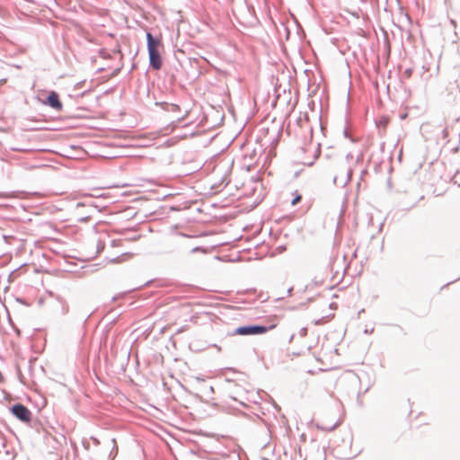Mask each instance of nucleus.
<instances>
[{"mask_svg": "<svg viewBox=\"0 0 460 460\" xmlns=\"http://www.w3.org/2000/svg\"><path fill=\"white\" fill-rule=\"evenodd\" d=\"M0 198L6 199V198H9V195H8V194H6V193H1V192H0Z\"/></svg>", "mask_w": 460, "mask_h": 460, "instance_id": "obj_7", "label": "nucleus"}, {"mask_svg": "<svg viewBox=\"0 0 460 460\" xmlns=\"http://www.w3.org/2000/svg\"><path fill=\"white\" fill-rule=\"evenodd\" d=\"M343 421V410L340 405L330 407L320 413L316 428L323 431H332Z\"/></svg>", "mask_w": 460, "mask_h": 460, "instance_id": "obj_1", "label": "nucleus"}, {"mask_svg": "<svg viewBox=\"0 0 460 460\" xmlns=\"http://www.w3.org/2000/svg\"><path fill=\"white\" fill-rule=\"evenodd\" d=\"M275 327V325H270V327L254 325V326H242L235 329L234 334L235 335H256V334H263L267 332L269 330H271Z\"/></svg>", "mask_w": 460, "mask_h": 460, "instance_id": "obj_3", "label": "nucleus"}, {"mask_svg": "<svg viewBox=\"0 0 460 460\" xmlns=\"http://www.w3.org/2000/svg\"><path fill=\"white\" fill-rule=\"evenodd\" d=\"M12 413L19 420L29 422L31 418V412L22 404H15L11 409Z\"/></svg>", "mask_w": 460, "mask_h": 460, "instance_id": "obj_4", "label": "nucleus"}, {"mask_svg": "<svg viewBox=\"0 0 460 460\" xmlns=\"http://www.w3.org/2000/svg\"><path fill=\"white\" fill-rule=\"evenodd\" d=\"M47 103L58 111L62 109V102L59 100L58 94L55 92L49 93Z\"/></svg>", "mask_w": 460, "mask_h": 460, "instance_id": "obj_5", "label": "nucleus"}, {"mask_svg": "<svg viewBox=\"0 0 460 460\" xmlns=\"http://www.w3.org/2000/svg\"><path fill=\"white\" fill-rule=\"evenodd\" d=\"M294 195H295V197L291 200V205L292 206H295V205L298 204L301 201V199H302V196L298 192H296Z\"/></svg>", "mask_w": 460, "mask_h": 460, "instance_id": "obj_6", "label": "nucleus"}, {"mask_svg": "<svg viewBox=\"0 0 460 460\" xmlns=\"http://www.w3.org/2000/svg\"><path fill=\"white\" fill-rule=\"evenodd\" d=\"M146 40L150 65L154 69L158 70L162 66V58L160 54V49L163 46L162 41L158 38H154L150 32L146 33Z\"/></svg>", "mask_w": 460, "mask_h": 460, "instance_id": "obj_2", "label": "nucleus"}]
</instances>
